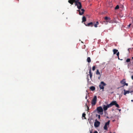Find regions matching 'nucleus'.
Wrapping results in <instances>:
<instances>
[{"instance_id": "obj_1", "label": "nucleus", "mask_w": 133, "mask_h": 133, "mask_svg": "<svg viewBox=\"0 0 133 133\" xmlns=\"http://www.w3.org/2000/svg\"><path fill=\"white\" fill-rule=\"evenodd\" d=\"M79 0H75V1H74L75 3L76 6H77L78 8L79 9H80L82 8V4L80 2H79Z\"/></svg>"}, {"instance_id": "obj_2", "label": "nucleus", "mask_w": 133, "mask_h": 133, "mask_svg": "<svg viewBox=\"0 0 133 133\" xmlns=\"http://www.w3.org/2000/svg\"><path fill=\"white\" fill-rule=\"evenodd\" d=\"M97 101V97L96 96H94L91 102V104L92 106L95 105Z\"/></svg>"}, {"instance_id": "obj_3", "label": "nucleus", "mask_w": 133, "mask_h": 133, "mask_svg": "<svg viewBox=\"0 0 133 133\" xmlns=\"http://www.w3.org/2000/svg\"><path fill=\"white\" fill-rule=\"evenodd\" d=\"M97 110L98 113L101 115L103 114V109L101 107H98L97 108Z\"/></svg>"}, {"instance_id": "obj_4", "label": "nucleus", "mask_w": 133, "mask_h": 133, "mask_svg": "<svg viewBox=\"0 0 133 133\" xmlns=\"http://www.w3.org/2000/svg\"><path fill=\"white\" fill-rule=\"evenodd\" d=\"M131 88H132V89L131 91H130V89H129V90H126L125 89H124L123 91L124 92L123 93V94L125 95L127 94H128L130 93H131L132 92H133V85L131 86Z\"/></svg>"}, {"instance_id": "obj_5", "label": "nucleus", "mask_w": 133, "mask_h": 133, "mask_svg": "<svg viewBox=\"0 0 133 133\" xmlns=\"http://www.w3.org/2000/svg\"><path fill=\"white\" fill-rule=\"evenodd\" d=\"M106 85V84L103 82H101L99 85V87L100 89L103 90V91L104 88V87Z\"/></svg>"}, {"instance_id": "obj_6", "label": "nucleus", "mask_w": 133, "mask_h": 133, "mask_svg": "<svg viewBox=\"0 0 133 133\" xmlns=\"http://www.w3.org/2000/svg\"><path fill=\"white\" fill-rule=\"evenodd\" d=\"M105 20L106 22L109 23H113V22L112 20H111V18L109 17H104Z\"/></svg>"}, {"instance_id": "obj_7", "label": "nucleus", "mask_w": 133, "mask_h": 133, "mask_svg": "<svg viewBox=\"0 0 133 133\" xmlns=\"http://www.w3.org/2000/svg\"><path fill=\"white\" fill-rule=\"evenodd\" d=\"M111 103L109 104H107V105H105L103 106V109L104 111L107 110L108 108L111 107Z\"/></svg>"}, {"instance_id": "obj_8", "label": "nucleus", "mask_w": 133, "mask_h": 133, "mask_svg": "<svg viewBox=\"0 0 133 133\" xmlns=\"http://www.w3.org/2000/svg\"><path fill=\"white\" fill-rule=\"evenodd\" d=\"M111 107L113 105H115L117 108H119V105L117 103L116 101H112L111 103Z\"/></svg>"}, {"instance_id": "obj_9", "label": "nucleus", "mask_w": 133, "mask_h": 133, "mask_svg": "<svg viewBox=\"0 0 133 133\" xmlns=\"http://www.w3.org/2000/svg\"><path fill=\"white\" fill-rule=\"evenodd\" d=\"M100 123L96 119L95 120L94 122V125L95 127H98L100 125Z\"/></svg>"}, {"instance_id": "obj_10", "label": "nucleus", "mask_w": 133, "mask_h": 133, "mask_svg": "<svg viewBox=\"0 0 133 133\" xmlns=\"http://www.w3.org/2000/svg\"><path fill=\"white\" fill-rule=\"evenodd\" d=\"M77 11L79 12V14L80 15H82L84 13V10L83 9H82L81 11L79 10H77Z\"/></svg>"}, {"instance_id": "obj_11", "label": "nucleus", "mask_w": 133, "mask_h": 133, "mask_svg": "<svg viewBox=\"0 0 133 133\" xmlns=\"http://www.w3.org/2000/svg\"><path fill=\"white\" fill-rule=\"evenodd\" d=\"M84 24L87 26L92 27L94 25V23L92 22H90L88 23L87 24L84 23Z\"/></svg>"}, {"instance_id": "obj_12", "label": "nucleus", "mask_w": 133, "mask_h": 133, "mask_svg": "<svg viewBox=\"0 0 133 133\" xmlns=\"http://www.w3.org/2000/svg\"><path fill=\"white\" fill-rule=\"evenodd\" d=\"M89 75H90V77L91 79V78L92 76V74L91 72V68H90L89 70Z\"/></svg>"}, {"instance_id": "obj_13", "label": "nucleus", "mask_w": 133, "mask_h": 133, "mask_svg": "<svg viewBox=\"0 0 133 133\" xmlns=\"http://www.w3.org/2000/svg\"><path fill=\"white\" fill-rule=\"evenodd\" d=\"M75 1V0H69L68 2L71 5H73Z\"/></svg>"}, {"instance_id": "obj_14", "label": "nucleus", "mask_w": 133, "mask_h": 133, "mask_svg": "<svg viewBox=\"0 0 133 133\" xmlns=\"http://www.w3.org/2000/svg\"><path fill=\"white\" fill-rule=\"evenodd\" d=\"M125 82H126L125 79H123L121 81L120 83L124 85V84Z\"/></svg>"}, {"instance_id": "obj_15", "label": "nucleus", "mask_w": 133, "mask_h": 133, "mask_svg": "<svg viewBox=\"0 0 133 133\" xmlns=\"http://www.w3.org/2000/svg\"><path fill=\"white\" fill-rule=\"evenodd\" d=\"M118 51L116 49H114L113 50L114 54H115L118 52Z\"/></svg>"}, {"instance_id": "obj_16", "label": "nucleus", "mask_w": 133, "mask_h": 133, "mask_svg": "<svg viewBox=\"0 0 133 133\" xmlns=\"http://www.w3.org/2000/svg\"><path fill=\"white\" fill-rule=\"evenodd\" d=\"M90 89L92 91H93L95 90V87L94 86H91L90 88Z\"/></svg>"}, {"instance_id": "obj_17", "label": "nucleus", "mask_w": 133, "mask_h": 133, "mask_svg": "<svg viewBox=\"0 0 133 133\" xmlns=\"http://www.w3.org/2000/svg\"><path fill=\"white\" fill-rule=\"evenodd\" d=\"M82 22H85L86 21V17L85 16H83L82 18Z\"/></svg>"}, {"instance_id": "obj_18", "label": "nucleus", "mask_w": 133, "mask_h": 133, "mask_svg": "<svg viewBox=\"0 0 133 133\" xmlns=\"http://www.w3.org/2000/svg\"><path fill=\"white\" fill-rule=\"evenodd\" d=\"M99 24V22H98L97 21L96 22V23L94 25V26L95 28H96L97 27V25H98Z\"/></svg>"}, {"instance_id": "obj_19", "label": "nucleus", "mask_w": 133, "mask_h": 133, "mask_svg": "<svg viewBox=\"0 0 133 133\" xmlns=\"http://www.w3.org/2000/svg\"><path fill=\"white\" fill-rule=\"evenodd\" d=\"M96 74L97 75H100V76H101L100 72H99V70H97L96 71Z\"/></svg>"}, {"instance_id": "obj_20", "label": "nucleus", "mask_w": 133, "mask_h": 133, "mask_svg": "<svg viewBox=\"0 0 133 133\" xmlns=\"http://www.w3.org/2000/svg\"><path fill=\"white\" fill-rule=\"evenodd\" d=\"M87 62L88 63L90 62H91V60L90 59V57H88L87 59Z\"/></svg>"}, {"instance_id": "obj_21", "label": "nucleus", "mask_w": 133, "mask_h": 133, "mask_svg": "<svg viewBox=\"0 0 133 133\" xmlns=\"http://www.w3.org/2000/svg\"><path fill=\"white\" fill-rule=\"evenodd\" d=\"M117 18H114L113 19V20L112 21L114 23H117V21H116Z\"/></svg>"}, {"instance_id": "obj_22", "label": "nucleus", "mask_w": 133, "mask_h": 133, "mask_svg": "<svg viewBox=\"0 0 133 133\" xmlns=\"http://www.w3.org/2000/svg\"><path fill=\"white\" fill-rule=\"evenodd\" d=\"M110 122V121L109 120L107 122L105 123V125L107 126L109 125V124Z\"/></svg>"}, {"instance_id": "obj_23", "label": "nucleus", "mask_w": 133, "mask_h": 133, "mask_svg": "<svg viewBox=\"0 0 133 133\" xmlns=\"http://www.w3.org/2000/svg\"><path fill=\"white\" fill-rule=\"evenodd\" d=\"M103 128L104 130H108V127H107V126L106 125H105Z\"/></svg>"}, {"instance_id": "obj_24", "label": "nucleus", "mask_w": 133, "mask_h": 133, "mask_svg": "<svg viewBox=\"0 0 133 133\" xmlns=\"http://www.w3.org/2000/svg\"><path fill=\"white\" fill-rule=\"evenodd\" d=\"M86 115V114L85 113H83L82 114V116L83 117H84V119H86V118L85 117V116Z\"/></svg>"}, {"instance_id": "obj_25", "label": "nucleus", "mask_w": 133, "mask_h": 133, "mask_svg": "<svg viewBox=\"0 0 133 133\" xmlns=\"http://www.w3.org/2000/svg\"><path fill=\"white\" fill-rule=\"evenodd\" d=\"M119 6L118 5H117L115 8V10H117L119 8Z\"/></svg>"}, {"instance_id": "obj_26", "label": "nucleus", "mask_w": 133, "mask_h": 133, "mask_svg": "<svg viewBox=\"0 0 133 133\" xmlns=\"http://www.w3.org/2000/svg\"><path fill=\"white\" fill-rule=\"evenodd\" d=\"M130 61V59L129 58H128L126 60V62H129Z\"/></svg>"}, {"instance_id": "obj_27", "label": "nucleus", "mask_w": 133, "mask_h": 133, "mask_svg": "<svg viewBox=\"0 0 133 133\" xmlns=\"http://www.w3.org/2000/svg\"><path fill=\"white\" fill-rule=\"evenodd\" d=\"M126 85L127 86H128V83H126L125 82L124 84V85H123L121 87H124V85Z\"/></svg>"}, {"instance_id": "obj_28", "label": "nucleus", "mask_w": 133, "mask_h": 133, "mask_svg": "<svg viewBox=\"0 0 133 133\" xmlns=\"http://www.w3.org/2000/svg\"><path fill=\"white\" fill-rule=\"evenodd\" d=\"M95 69V66H93L92 68V70L93 71H94Z\"/></svg>"}, {"instance_id": "obj_29", "label": "nucleus", "mask_w": 133, "mask_h": 133, "mask_svg": "<svg viewBox=\"0 0 133 133\" xmlns=\"http://www.w3.org/2000/svg\"><path fill=\"white\" fill-rule=\"evenodd\" d=\"M119 52H118L117 53V54H116V55L118 57V56H119Z\"/></svg>"}, {"instance_id": "obj_30", "label": "nucleus", "mask_w": 133, "mask_h": 133, "mask_svg": "<svg viewBox=\"0 0 133 133\" xmlns=\"http://www.w3.org/2000/svg\"><path fill=\"white\" fill-rule=\"evenodd\" d=\"M96 116H98V117L99 119H100V115H98L97 114L96 115Z\"/></svg>"}, {"instance_id": "obj_31", "label": "nucleus", "mask_w": 133, "mask_h": 133, "mask_svg": "<svg viewBox=\"0 0 133 133\" xmlns=\"http://www.w3.org/2000/svg\"><path fill=\"white\" fill-rule=\"evenodd\" d=\"M86 106L88 110H89V107L87 106V104H86L85 105V106Z\"/></svg>"}, {"instance_id": "obj_32", "label": "nucleus", "mask_w": 133, "mask_h": 133, "mask_svg": "<svg viewBox=\"0 0 133 133\" xmlns=\"http://www.w3.org/2000/svg\"><path fill=\"white\" fill-rule=\"evenodd\" d=\"M120 8H121L122 9L123 8L124 6L123 5H121L120 6Z\"/></svg>"}, {"instance_id": "obj_33", "label": "nucleus", "mask_w": 133, "mask_h": 133, "mask_svg": "<svg viewBox=\"0 0 133 133\" xmlns=\"http://www.w3.org/2000/svg\"><path fill=\"white\" fill-rule=\"evenodd\" d=\"M94 133H98V132L97 131H95L94 132Z\"/></svg>"}, {"instance_id": "obj_34", "label": "nucleus", "mask_w": 133, "mask_h": 133, "mask_svg": "<svg viewBox=\"0 0 133 133\" xmlns=\"http://www.w3.org/2000/svg\"><path fill=\"white\" fill-rule=\"evenodd\" d=\"M129 89H130V91L132 90V88L131 87V88Z\"/></svg>"}, {"instance_id": "obj_35", "label": "nucleus", "mask_w": 133, "mask_h": 133, "mask_svg": "<svg viewBox=\"0 0 133 133\" xmlns=\"http://www.w3.org/2000/svg\"><path fill=\"white\" fill-rule=\"evenodd\" d=\"M131 24H129L128 25V26L129 27H130V25H131Z\"/></svg>"}, {"instance_id": "obj_36", "label": "nucleus", "mask_w": 133, "mask_h": 133, "mask_svg": "<svg viewBox=\"0 0 133 133\" xmlns=\"http://www.w3.org/2000/svg\"><path fill=\"white\" fill-rule=\"evenodd\" d=\"M90 133H92V131L91 130L90 131Z\"/></svg>"}, {"instance_id": "obj_37", "label": "nucleus", "mask_w": 133, "mask_h": 133, "mask_svg": "<svg viewBox=\"0 0 133 133\" xmlns=\"http://www.w3.org/2000/svg\"><path fill=\"white\" fill-rule=\"evenodd\" d=\"M131 78L132 79V80H133V75L131 76Z\"/></svg>"}, {"instance_id": "obj_38", "label": "nucleus", "mask_w": 133, "mask_h": 133, "mask_svg": "<svg viewBox=\"0 0 133 133\" xmlns=\"http://www.w3.org/2000/svg\"><path fill=\"white\" fill-rule=\"evenodd\" d=\"M88 81H89V79L88 76Z\"/></svg>"}, {"instance_id": "obj_39", "label": "nucleus", "mask_w": 133, "mask_h": 133, "mask_svg": "<svg viewBox=\"0 0 133 133\" xmlns=\"http://www.w3.org/2000/svg\"><path fill=\"white\" fill-rule=\"evenodd\" d=\"M118 59H119V56H118Z\"/></svg>"}, {"instance_id": "obj_40", "label": "nucleus", "mask_w": 133, "mask_h": 133, "mask_svg": "<svg viewBox=\"0 0 133 133\" xmlns=\"http://www.w3.org/2000/svg\"><path fill=\"white\" fill-rule=\"evenodd\" d=\"M131 101L132 102H133V100H131Z\"/></svg>"}, {"instance_id": "obj_41", "label": "nucleus", "mask_w": 133, "mask_h": 133, "mask_svg": "<svg viewBox=\"0 0 133 133\" xmlns=\"http://www.w3.org/2000/svg\"><path fill=\"white\" fill-rule=\"evenodd\" d=\"M132 59L133 60V56L132 57Z\"/></svg>"}, {"instance_id": "obj_42", "label": "nucleus", "mask_w": 133, "mask_h": 133, "mask_svg": "<svg viewBox=\"0 0 133 133\" xmlns=\"http://www.w3.org/2000/svg\"><path fill=\"white\" fill-rule=\"evenodd\" d=\"M115 121V120H113V122H114V121Z\"/></svg>"}, {"instance_id": "obj_43", "label": "nucleus", "mask_w": 133, "mask_h": 133, "mask_svg": "<svg viewBox=\"0 0 133 133\" xmlns=\"http://www.w3.org/2000/svg\"><path fill=\"white\" fill-rule=\"evenodd\" d=\"M85 98L86 99H87V96H86Z\"/></svg>"}, {"instance_id": "obj_44", "label": "nucleus", "mask_w": 133, "mask_h": 133, "mask_svg": "<svg viewBox=\"0 0 133 133\" xmlns=\"http://www.w3.org/2000/svg\"><path fill=\"white\" fill-rule=\"evenodd\" d=\"M107 118H109V117H107Z\"/></svg>"}, {"instance_id": "obj_45", "label": "nucleus", "mask_w": 133, "mask_h": 133, "mask_svg": "<svg viewBox=\"0 0 133 133\" xmlns=\"http://www.w3.org/2000/svg\"><path fill=\"white\" fill-rule=\"evenodd\" d=\"M87 101L88 102H89V101H88V100H87Z\"/></svg>"}, {"instance_id": "obj_46", "label": "nucleus", "mask_w": 133, "mask_h": 133, "mask_svg": "<svg viewBox=\"0 0 133 133\" xmlns=\"http://www.w3.org/2000/svg\"><path fill=\"white\" fill-rule=\"evenodd\" d=\"M119 88H120L119 87L118 88V89H119Z\"/></svg>"}, {"instance_id": "obj_47", "label": "nucleus", "mask_w": 133, "mask_h": 133, "mask_svg": "<svg viewBox=\"0 0 133 133\" xmlns=\"http://www.w3.org/2000/svg\"><path fill=\"white\" fill-rule=\"evenodd\" d=\"M110 133H111V132H110Z\"/></svg>"}]
</instances>
